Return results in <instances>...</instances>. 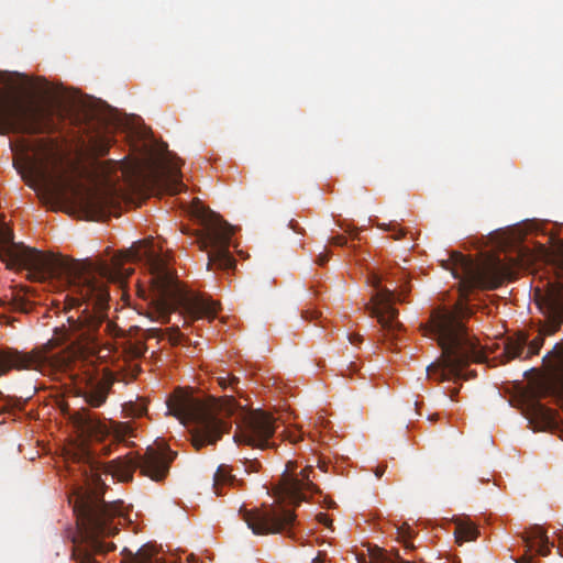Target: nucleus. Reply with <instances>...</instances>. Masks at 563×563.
<instances>
[{"label":"nucleus","instance_id":"f257e3e1","mask_svg":"<svg viewBox=\"0 0 563 563\" xmlns=\"http://www.w3.org/2000/svg\"><path fill=\"white\" fill-rule=\"evenodd\" d=\"M0 258L9 267L25 268L29 278L44 282L57 278L68 287L67 325H63L60 340L70 341L80 353H95L101 344L102 333L122 335V330L107 317L110 295L108 282H124L133 269L126 261H144L150 271L153 314L162 323L175 312V273L167 261L154 249L153 240L140 241L124 253L106 260L75 261L46 255L36 249L13 241V232L0 214Z\"/></svg>","mask_w":563,"mask_h":563},{"label":"nucleus","instance_id":"f03ea898","mask_svg":"<svg viewBox=\"0 0 563 563\" xmlns=\"http://www.w3.org/2000/svg\"><path fill=\"white\" fill-rule=\"evenodd\" d=\"M176 453L165 445H150L143 455L129 452L123 456L100 463L87 456L82 465L81 476L86 487H80L74 499V514L76 515L78 534L73 539L71 559L76 563H101L95 554L112 551V542L101 539L114 536L119 526L125 520L123 501L106 503L101 497V471L117 477L120 482H130L135 470L143 476L155 482L163 481L168 474L170 463ZM129 554L130 563H159L153 559L152 547L145 545L136 553L124 550Z\"/></svg>","mask_w":563,"mask_h":563},{"label":"nucleus","instance_id":"7ed1b4c3","mask_svg":"<svg viewBox=\"0 0 563 563\" xmlns=\"http://www.w3.org/2000/svg\"><path fill=\"white\" fill-rule=\"evenodd\" d=\"M452 275L459 279L461 301L453 309L438 307L431 311L428 323L421 325L424 335H432L441 347V356L427 367L428 375L438 380L467 379L463 369L471 363L481 362L483 353L477 341L470 336L463 319L470 317L473 311L467 303L472 290L496 289L509 275V268L500 261L486 266L476 265L471 258L459 252L451 254Z\"/></svg>","mask_w":563,"mask_h":563},{"label":"nucleus","instance_id":"20e7f679","mask_svg":"<svg viewBox=\"0 0 563 563\" xmlns=\"http://www.w3.org/2000/svg\"><path fill=\"white\" fill-rule=\"evenodd\" d=\"M238 405L233 397L223 399L199 398L175 393L167 400V410L183 423L191 422V443L196 450L214 444L231 428L228 419L234 415Z\"/></svg>","mask_w":563,"mask_h":563},{"label":"nucleus","instance_id":"39448f33","mask_svg":"<svg viewBox=\"0 0 563 563\" xmlns=\"http://www.w3.org/2000/svg\"><path fill=\"white\" fill-rule=\"evenodd\" d=\"M56 129L53 109L0 93V134H42Z\"/></svg>","mask_w":563,"mask_h":563},{"label":"nucleus","instance_id":"423d86ee","mask_svg":"<svg viewBox=\"0 0 563 563\" xmlns=\"http://www.w3.org/2000/svg\"><path fill=\"white\" fill-rule=\"evenodd\" d=\"M195 217L202 227L196 234V241L200 250L207 252L208 269H233L235 258L229 251L233 228L209 209H196Z\"/></svg>","mask_w":563,"mask_h":563},{"label":"nucleus","instance_id":"0eeeda50","mask_svg":"<svg viewBox=\"0 0 563 563\" xmlns=\"http://www.w3.org/2000/svg\"><path fill=\"white\" fill-rule=\"evenodd\" d=\"M57 344L55 340H49L30 352L15 349L0 350V376L11 369L37 371L45 375L67 371L71 365L73 354L67 351L53 352Z\"/></svg>","mask_w":563,"mask_h":563},{"label":"nucleus","instance_id":"6e6552de","mask_svg":"<svg viewBox=\"0 0 563 563\" xmlns=\"http://www.w3.org/2000/svg\"><path fill=\"white\" fill-rule=\"evenodd\" d=\"M13 152L29 155L33 153V157H27L31 172L34 178L29 186L35 190H42L47 197H59L64 192V188L59 184H52L46 175L45 167L55 157L56 144L53 141L37 140L30 142L21 139L16 142H10Z\"/></svg>","mask_w":563,"mask_h":563},{"label":"nucleus","instance_id":"1a4fd4ad","mask_svg":"<svg viewBox=\"0 0 563 563\" xmlns=\"http://www.w3.org/2000/svg\"><path fill=\"white\" fill-rule=\"evenodd\" d=\"M380 277L373 273L369 276V283L375 289L372 295L371 302L366 305V310L372 317H375L380 324L385 336L387 339L397 338V332L402 328L398 321V310L393 307V302L404 301V294L409 291V288H402L397 295L394 290L380 286Z\"/></svg>","mask_w":563,"mask_h":563},{"label":"nucleus","instance_id":"9d476101","mask_svg":"<svg viewBox=\"0 0 563 563\" xmlns=\"http://www.w3.org/2000/svg\"><path fill=\"white\" fill-rule=\"evenodd\" d=\"M240 512L254 534L286 533L290 536L296 521L295 512L284 507L241 509Z\"/></svg>","mask_w":563,"mask_h":563},{"label":"nucleus","instance_id":"9b49d317","mask_svg":"<svg viewBox=\"0 0 563 563\" xmlns=\"http://www.w3.org/2000/svg\"><path fill=\"white\" fill-rule=\"evenodd\" d=\"M275 429V419L272 415L262 410L251 411L238 423L234 441L239 444L265 449L271 445L269 439Z\"/></svg>","mask_w":563,"mask_h":563},{"label":"nucleus","instance_id":"f8f14e48","mask_svg":"<svg viewBox=\"0 0 563 563\" xmlns=\"http://www.w3.org/2000/svg\"><path fill=\"white\" fill-rule=\"evenodd\" d=\"M111 142L112 140L107 133L97 131L89 134L87 142L82 143L85 152L93 159L96 172L106 184L110 181V175L119 163L117 161L99 162L97 158L108 154Z\"/></svg>","mask_w":563,"mask_h":563},{"label":"nucleus","instance_id":"ddd939ff","mask_svg":"<svg viewBox=\"0 0 563 563\" xmlns=\"http://www.w3.org/2000/svg\"><path fill=\"white\" fill-rule=\"evenodd\" d=\"M314 477L312 465L306 466L299 475L288 474L284 477L286 494L294 504L299 505L306 500L307 494L319 493L318 486L313 483Z\"/></svg>","mask_w":563,"mask_h":563},{"label":"nucleus","instance_id":"4468645a","mask_svg":"<svg viewBox=\"0 0 563 563\" xmlns=\"http://www.w3.org/2000/svg\"><path fill=\"white\" fill-rule=\"evenodd\" d=\"M110 188L87 189L80 195V205L90 220H101L108 217L112 206Z\"/></svg>","mask_w":563,"mask_h":563},{"label":"nucleus","instance_id":"2eb2a0df","mask_svg":"<svg viewBox=\"0 0 563 563\" xmlns=\"http://www.w3.org/2000/svg\"><path fill=\"white\" fill-rule=\"evenodd\" d=\"M112 383L110 376L106 374L88 375L80 394L90 407H100L106 402Z\"/></svg>","mask_w":563,"mask_h":563},{"label":"nucleus","instance_id":"dca6fc26","mask_svg":"<svg viewBox=\"0 0 563 563\" xmlns=\"http://www.w3.org/2000/svg\"><path fill=\"white\" fill-rule=\"evenodd\" d=\"M73 420L82 433L90 437H103L109 432L107 426L99 420L97 415L86 408L74 412Z\"/></svg>","mask_w":563,"mask_h":563},{"label":"nucleus","instance_id":"f3484780","mask_svg":"<svg viewBox=\"0 0 563 563\" xmlns=\"http://www.w3.org/2000/svg\"><path fill=\"white\" fill-rule=\"evenodd\" d=\"M164 167L162 172H154L153 181L157 185L166 184L169 189L175 194L179 186H183L180 181V167L178 163L170 161L165 157Z\"/></svg>","mask_w":563,"mask_h":563},{"label":"nucleus","instance_id":"a211bd4d","mask_svg":"<svg viewBox=\"0 0 563 563\" xmlns=\"http://www.w3.org/2000/svg\"><path fill=\"white\" fill-rule=\"evenodd\" d=\"M523 541L527 547V552L536 549L537 553L542 556H547L550 553V547H553V543L549 541L547 531L540 526L530 528L526 532Z\"/></svg>","mask_w":563,"mask_h":563},{"label":"nucleus","instance_id":"6ab92c4d","mask_svg":"<svg viewBox=\"0 0 563 563\" xmlns=\"http://www.w3.org/2000/svg\"><path fill=\"white\" fill-rule=\"evenodd\" d=\"M548 310L552 331H556L563 324V286H559L550 292Z\"/></svg>","mask_w":563,"mask_h":563},{"label":"nucleus","instance_id":"aec40b11","mask_svg":"<svg viewBox=\"0 0 563 563\" xmlns=\"http://www.w3.org/2000/svg\"><path fill=\"white\" fill-rule=\"evenodd\" d=\"M233 468L228 464L219 465L213 476V488L218 496L223 495V486H235L241 485L242 478H239L236 474H233Z\"/></svg>","mask_w":563,"mask_h":563},{"label":"nucleus","instance_id":"412c9836","mask_svg":"<svg viewBox=\"0 0 563 563\" xmlns=\"http://www.w3.org/2000/svg\"><path fill=\"white\" fill-rule=\"evenodd\" d=\"M528 343V336L523 333L517 334L515 338H509L505 344V355L507 361L521 357Z\"/></svg>","mask_w":563,"mask_h":563},{"label":"nucleus","instance_id":"4be33fe9","mask_svg":"<svg viewBox=\"0 0 563 563\" xmlns=\"http://www.w3.org/2000/svg\"><path fill=\"white\" fill-rule=\"evenodd\" d=\"M454 536L456 542L462 544L463 542L475 540L478 536V530L473 523L460 520L455 526Z\"/></svg>","mask_w":563,"mask_h":563},{"label":"nucleus","instance_id":"5701e85b","mask_svg":"<svg viewBox=\"0 0 563 563\" xmlns=\"http://www.w3.org/2000/svg\"><path fill=\"white\" fill-rule=\"evenodd\" d=\"M126 417L139 418L146 413L147 407L143 401H129L123 405Z\"/></svg>","mask_w":563,"mask_h":563},{"label":"nucleus","instance_id":"b1692460","mask_svg":"<svg viewBox=\"0 0 563 563\" xmlns=\"http://www.w3.org/2000/svg\"><path fill=\"white\" fill-rule=\"evenodd\" d=\"M20 404L18 399L7 396L0 390V416L12 413L15 409L20 408Z\"/></svg>","mask_w":563,"mask_h":563},{"label":"nucleus","instance_id":"393cba45","mask_svg":"<svg viewBox=\"0 0 563 563\" xmlns=\"http://www.w3.org/2000/svg\"><path fill=\"white\" fill-rule=\"evenodd\" d=\"M242 466H243V473L246 475H250L252 473H256L261 468V463L256 457L254 459H247L244 457L241 460Z\"/></svg>","mask_w":563,"mask_h":563},{"label":"nucleus","instance_id":"a878e982","mask_svg":"<svg viewBox=\"0 0 563 563\" xmlns=\"http://www.w3.org/2000/svg\"><path fill=\"white\" fill-rule=\"evenodd\" d=\"M145 352H146V346L142 342H134V343L130 342L129 346L126 347V353L133 358L142 357Z\"/></svg>","mask_w":563,"mask_h":563},{"label":"nucleus","instance_id":"bb28decb","mask_svg":"<svg viewBox=\"0 0 563 563\" xmlns=\"http://www.w3.org/2000/svg\"><path fill=\"white\" fill-rule=\"evenodd\" d=\"M113 432L117 440L123 441L125 437L132 435V429L128 423H114Z\"/></svg>","mask_w":563,"mask_h":563},{"label":"nucleus","instance_id":"cd10ccee","mask_svg":"<svg viewBox=\"0 0 563 563\" xmlns=\"http://www.w3.org/2000/svg\"><path fill=\"white\" fill-rule=\"evenodd\" d=\"M543 342L544 339L541 334L537 335L533 340H531L528 345V353L526 355V358L538 354L541 346L543 345Z\"/></svg>","mask_w":563,"mask_h":563},{"label":"nucleus","instance_id":"c85d7f7f","mask_svg":"<svg viewBox=\"0 0 563 563\" xmlns=\"http://www.w3.org/2000/svg\"><path fill=\"white\" fill-rule=\"evenodd\" d=\"M217 379H218L219 385L222 388H227V387L234 388L240 382L239 377L233 376L230 373H225V375L219 376Z\"/></svg>","mask_w":563,"mask_h":563},{"label":"nucleus","instance_id":"c756f323","mask_svg":"<svg viewBox=\"0 0 563 563\" xmlns=\"http://www.w3.org/2000/svg\"><path fill=\"white\" fill-rule=\"evenodd\" d=\"M11 305L15 311L26 313L30 310L29 302L21 297L14 298Z\"/></svg>","mask_w":563,"mask_h":563},{"label":"nucleus","instance_id":"7c9ffc66","mask_svg":"<svg viewBox=\"0 0 563 563\" xmlns=\"http://www.w3.org/2000/svg\"><path fill=\"white\" fill-rule=\"evenodd\" d=\"M388 230H390V231H393V232H394V233H393V235H391V238H393L394 240H400V239H402V238L405 236V234H406V231H405L402 228H399V227H398V225H396V224H394V225L389 224V225H388Z\"/></svg>","mask_w":563,"mask_h":563},{"label":"nucleus","instance_id":"2f4dec72","mask_svg":"<svg viewBox=\"0 0 563 563\" xmlns=\"http://www.w3.org/2000/svg\"><path fill=\"white\" fill-rule=\"evenodd\" d=\"M316 518L319 523L324 525L328 528H331L332 520L329 518V516L327 514L320 512L317 515Z\"/></svg>","mask_w":563,"mask_h":563},{"label":"nucleus","instance_id":"473e14b6","mask_svg":"<svg viewBox=\"0 0 563 563\" xmlns=\"http://www.w3.org/2000/svg\"><path fill=\"white\" fill-rule=\"evenodd\" d=\"M330 243L338 246H343L347 243V239L343 235H336L331 238Z\"/></svg>","mask_w":563,"mask_h":563},{"label":"nucleus","instance_id":"72a5a7b5","mask_svg":"<svg viewBox=\"0 0 563 563\" xmlns=\"http://www.w3.org/2000/svg\"><path fill=\"white\" fill-rule=\"evenodd\" d=\"M181 333L178 331V328L173 331V334H170L169 340L173 344H177L180 342Z\"/></svg>","mask_w":563,"mask_h":563},{"label":"nucleus","instance_id":"f704fd0d","mask_svg":"<svg viewBox=\"0 0 563 563\" xmlns=\"http://www.w3.org/2000/svg\"><path fill=\"white\" fill-rule=\"evenodd\" d=\"M386 468H387V465H385V464H384V465H378V466L375 468V471H374L375 476H376L377 478H382V476H383V475L385 474V472H386Z\"/></svg>","mask_w":563,"mask_h":563},{"label":"nucleus","instance_id":"c9c22d12","mask_svg":"<svg viewBox=\"0 0 563 563\" xmlns=\"http://www.w3.org/2000/svg\"><path fill=\"white\" fill-rule=\"evenodd\" d=\"M349 341L352 343V344H357V343H361L362 342V336L360 334H350L349 335Z\"/></svg>","mask_w":563,"mask_h":563},{"label":"nucleus","instance_id":"e433bc0d","mask_svg":"<svg viewBox=\"0 0 563 563\" xmlns=\"http://www.w3.org/2000/svg\"><path fill=\"white\" fill-rule=\"evenodd\" d=\"M328 260H329L328 254H325V253H321V254H319V256H318V258H317V263H318L319 265H324V264L328 262Z\"/></svg>","mask_w":563,"mask_h":563},{"label":"nucleus","instance_id":"4c0bfd02","mask_svg":"<svg viewBox=\"0 0 563 563\" xmlns=\"http://www.w3.org/2000/svg\"><path fill=\"white\" fill-rule=\"evenodd\" d=\"M300 439V435H298L297 433L295 432H290L288 434V440L291 442V443H297Z\"/></svg>","mask_w":563,"mask_h":563},{"label":"nucleus","instance_id":"58836bf2","mask_svg":"<svg viewBox=\"0 0 563 563\" xmlns=\"http://www.w3.org/2000/svg\"><path fill=\"white\" fill-rule=\"evenodd\" d=\"M531 558L529 555H525L520 560L517 561V563H529Z\"/></svg>","mask_w":563,"mask_h":563},{"label":"nucleus","instance_id":"ea45409f","mask_svg":"<svg viewBox=\"0 0 563 563\" xmlns=\"http://www.w3.org/2000/svg\"><path fill=\"white\" fill-rule=\"evenodd\" d=\"M294 467H295V463L294 462H288L286 471L287 472H294Z\"/></svg>","mask_w":563,"mask_h":563},{"label":"nucleus","instance_id":"a19ab883","mask_svg":"<svg viewBox=\"0 0 563 563\" xmlns=\"http://www.w3.org/2000/svg\"><path fill=\"white\" fill-rule=\"evenodd\" d=\"M457 393H459V389H452V390H451V395H450L451 400H453V399H454V397H455V395H456Z\"/></svg>","mask_w":563,"mask_h":563}]
</instances>
